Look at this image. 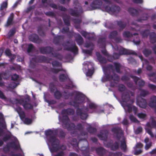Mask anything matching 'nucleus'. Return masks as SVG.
Returning <instances> with one entry per match:
<instances>
[{
  "label": "nucleus",
  "instance_id": "4c0bfd02",
  "mask_svg": "<svg viewBox=\"0 0 156 156\" xmlns=\"http://www.w3.org/2000/svg\"><path fill=\"white\" fill-rule=\"evenodd\" d=\"M121 148L124 152H125L126 150L127 146L126 144V141L124 138L123 139V140L121 142Z\"/></svg>",
  "mask_w": 156,
  "mask_h": 156
},
{
  "label": "nucleus",
  "instance_id": "4be33fe9",
  "mask_svg": "<svg viewBox=\"0 0 156 156\" xmlns=\"http://www.w3.org/2000/svg\"><path fill=\"white\" fill-rule=\"evenodd\" d=\"M57 133V131L55 130H53L51 129H48L45 130V134L46 136L48 137L49 136L48 139V141L49 142V139L51 136H55Z\"/></svg>",
  "mask_w": 156,
  "mask_h": 156
},
{
  "label": "nucleus",
  "instance_id": "9d476101",
  "mask_svg": "<svg viewBox=\"0 0 156 156\" xmlns=\"http://www.w3.org/2000/svg\"><path fill=\"white\" fill-rule=\"evenodd\" d=\"M105 9L107 12L112 13H118L120 10V8L119 6L112 5L110 7L108 5L105 6Z\"/></svg>",
  "mask_w": 156,
  "mask_h": 156
},
{
  "label": "nucleus",
  "instance_id": "c85d7f7f",
  "mask_svg": "<svg viewBox=\"0 0 156 156\" xmlns=\"http://www.w3.org/2000/svg\"><path fill=\"white\" fill-rule=\"evenodd\" d=\"M96 55L97 57V59L99 62L101 63H105L107 62L106 59L103 57L99 52H97Z\"/></svg>",
  "mask_w": 156,
  "mask_h": 156
},
{
  "label": "nucleus",
  "instance_id": "2eb2a0df",
  "mask_svg": "<svg viewBox=\"0 0 156 156\" xmlns=\"http://www.w3.org/2000/svg\"><path fill=\"white\" fill-rule=\"evenodd\" d=\"M30 101V99L29 98L24 101H22V105L26 110L31 109L33 108V106L29 103Z\"/></svg>",
  "mask_w": 156,
  "mask_h": 156
},
{
  "label": "nucleus",
  "instance_id": "6e6d98bb",
  "mask_svg": "<svg viewBox=\"0 0 156 156\" xmlns=\"http://www.w3.org/2000/svg\"><path fill=\"white\" fill-rule=\"evenodd\" d=\"M34 48V47L32 44H29L27 50V52L28 53L31 52Z\"/></svg>",
  "mask_w": 156,
  "mask_h": 156
},
{
  "label": "nucleus",
  "instance_id": "09e8293b",
  "mask_svg": "<svg viewBox=\"0 0 156 156\" xmlns=\"http://www.w3.org/2000/svg\"><path fill=\"white\" fill-rule=\"evenodd\" d=\"M8 5L7 1L3 2L0 7V10H2L4 9L7 7Z\"/></svg>",
  "mask_w": 156,
  "mask_h": 156
},
{
  "label": "nucleus",
  "instance_id": "3c124183",
  "mask_svg": "<svg viewBox=\"0 0 156 156\" xmlns=\"http://www.w3.org/2000/svg\"><path fill=\"white\" fill-rule=\"evenodd\" d=\"M51 64L53 67H60L62 65L60 63L56 61H52Z\"/></svg>",
  "mask_w": 156,
  "mask_h": 156
},
{
  "label": "nucleus",
  "instance_id": "c03bdc74",
  "mask_svg": "<svg viewBox=\"0 0 156 156\" xmlns=\"http://www.w3.org/2000/svg\"><path fill=\"white\" fill-rule=\"evenodd\" d=\"M123 36L124 37L129 38L132 37L133 34L129 31H125L123 33Z\"/></svg>",
  "mask_w": 156,
  "mask_h": 156
},
{
  "label": "nucleus",
  "instance_id": "cd10ccee",
  "mask_svg": "<svg viewBox=\"0 0 156 156\" xmlns=\"http://www.w3.org/2000/svg\"><path fill=\"white\" fill-rule=\"evenodd\" d=\"M80 34L85 38H87L89 40H94L95 39L94 36H90V33H87L84 31H82L80 32Z\"/></svg>",
  "mask_w": 156,
  "mask_h": 156
},
{
  "label": "nucleus",
  "instance_id": "5fc2aeb1",
  "mask_svg": "<svg viewBox=\"0 0 156 156\" xmlns=\"http://www.w3.org/2000/svg\"><path fill=\"white\" fill-rule=\"evenodd\" d=\"M71 144L74 147H78L79 143L78 142L76 139L73 138L72 140V143H71Z\"/></svg>",
  "mask_w": 156,
  "mask_h": 156
},
{
  "label": "nucleus",
  "instance_id": "b1692460",
  "mask_svg": "<svg viewBox=\"0 0 156 156\" xmlns=\"http://www.w3.org/2000/svg\"><path fill=\"white\" fill-rule=\"evenodd\" d=\"M64 36L62 35H58L54 37L53 42L55 44H59L63 41Z\"/></svg>",
  "mask_w": 156,
  "mask_h": 156
},
{
  "label": "nucleus",
  "instance_id": "bb28decb",
  "mask_svg": "<svg viewBox=\"0 0 156 156\" xmlns=\"http://www.w3.org/2000/svg\"><path fill=\"white\" fill-rule=\"evenodd\" d=\"M116 22L117 25L119 27V31L122 30L127 25L126 23L122 21L121 20L117 21Z\"/></svg>",
  "mask_w": 156,
  "mask_h": 156
},
{
  "label": "nucleus",
  "instance_id": "412c9836",
  "mask_svg": "<svg viewBox=\"0 0 156 156\" xmlns=\"http://www.w3.org/2000/svg\"><path fill=\"white\" fill-rule=\"evenodd\" d=\"M148 105L151 108H155V112L156 113V96H153L150 98Z\"/></svg>",
  "mask_w": 156,
  "mask_h": 156
},
{
  "label": "nucleus",
  "instance_id": "49530a36",
  "mask_svg": "<svg viewBox=\"0 0 156 156\" xmlns=\"http://www.w3.org/2000/svg\"><path fill=\"white\" fill-rule=\"evenodd\" d=\"M59 78L60 82H63L66 79L67 77L65 74H62L59 75Z\"/></svg>",
  "mask_w": 156,
  "mask_h": 156
},
{
  "label": "nucleus",
  "instance_id": "0eeeda50",
  "mask_svg": "<svg viewBox=\"0 0 156 156\" xmlns=\"http://www.w3.org/2000/svg\"><path fill=\"white\" fill-rule=\"evenodd\" d=\"M111 131L118 140H119L121 137L124 135L123 131L120 127H113Z\"/></svg>",
  "mask_w": 156,
  "mask_h": 156
},
{
  "label": "nucleus",
  "instance_id": "603ef678",
  "mask_svg": "<svg viewBox=\"0 0 156 156\" xmlns=\"http://www.w3.org/2000/svg\"><path fill=\"white\" fill-rule=\"evenodd\" d=\"M72 20L74 24H76L80 25L82 22L81 19L79 18L73 19Z\"/></svg>",
  "mask_w": 156,
  "mask_h": 156
},
{
  "label": "nucleus",
  "instance_id": "6ab92c4d",
  "mask_svg": "<svg viewBox=\"0 0 156 156\" xmlns=\"http://www.w3.org/2000/svg\"><path fill=\"white\" fill-rule=\"evenodd\" d=\"M119 146V144L117 141H115L114 143H108L107 145V147L110 148L111 150L113 151H115L118 150Z\"/></svg>",
  "mask_w": 156,
  "mask_h": 156
},
{
  "label": "nucleus",
  "instance_id": "864d4df0",
  "mask_svg": "<svg viewBox=\"0 0 156 156\" xmlns=\"http://www.w3.org/2000/svg\"><path fill=\"white\" fill-rule=\"evenodd\" d=\"M51 93L54 92L55 89L56 87L53 83H51L49 85Z\"/></svg>",
  "mask_w": 156,
  "mask_h": 156
},
{
  "label": "nucleus",
  "instance_id": "680f3d73",
  "mask_svg": "<svg viewBox=\"0 0 156 156\" xmlns=\"http://www.w3.org/2000/svg\"><path fill=\"white\" fill-rule=\"evenodd\" d=\"M66 134L62 130H61L59 131V137L61 138H64L65 137Z\"/></svg>",
  "mask_w": 156,
  "mask_h": 156
},
{
  "label": "nucleus",
  "instance_id": "7ed1b4c3",
  "mask_svg": "<svg viewBox=\"0 0 156 156\" xmlns=\"http://www.w3.org/2000/svg\"><path fill=\"white\" fill-rule=\"evenodd\" d=\"M106 69H110L113 71H114V66L112 64L108 65ZM104 74L105 76L101 79L103 82H105L108 81H110L112 80L118 81L119 80V76L114 72H113V75H111L110 72H108L107 70H105Z\"/></svg>",
  "mask_w": 156,
  "mask_h": 156
},
{
  "label": "nucleus",
  "instance_id": "4468645a",
  "mask_svg": "<svg viewBox=\"0 0 156 156\" xmlns=\"http://www.w3.org/2000/svg\"><path fill=\"white\" fill-rule=\"evenodd\" d=\"M130 77L132 78L136 84H137L138 82V85L140 87H143L145 84V82L143 80H140V78L136 76L133 75H131Z\"/></svg>",
  "mask_w": 156,
  "mask_h": 156
},
{
  "label": "nucleus",
  "instance_id": "c9c22d12",
  "mask_svg": "<svg viewBox=\"0 0 156 156\" xmlns=\"http://www.w3.org/2000/svg\"><path fill=\"white\" fill-rule=\"evenodd\" d=\"M114 65L116 72L118 73H121L120 68L121 66L119 62H115Z\"/></svg>",
  "mask_w": 156,
  "mask_h": 156
},
{
  "label": "nucleus",
  "instance_id": "9b49d317",
  "mask_svg": "<svg viewBox=\"0 0 156 156\" xmlns=\"http://www.w3.org/2000/svg\"><path fill=\"white\" fill-rule=\"evenodd\" d=\"M82 129V126L81 123L78 124L76 126L74 123L70 122L69 119V131L70 130H73V133L75 134V132H76V130H80Z\"/></svg>",
  "mask_w": 156,
  "mask_h": 156
},
{
  "label": "nucleus",
  "instance_id": "5701e85b",
  "mask_svg": "<svg viewBox=\"0 0 156 156\" xmlns=\"http://www.w3.org/2000/svg\"><path fill=\"white\" fill-rule=\"evenodd\" d=\"M29 40L34 43H39L40 42V39L38 36L36 34H32L29 36Z\"/></svg>",
  "mask_w": 156,
  "mask_h": 156
},
{
  "label": "nucleus",
  "instance_id": "dca6fc26",
  "mask_svg": "<svg viewBox=\"0 0 156 156\" xmlns=\"http://www.w3.org/2000/svg\"><path fill=\"white\" fill-rule=\"evenodd\" d=\"M108 132L107 130H104L100 132V133L98 134V136L102 140H106L108 138Z\"/></svg>",
  "mask_w": 156,
  "mask_h": 156
},
{
  "label": "nucleus",
  "instance_id": "1a4fd4ad",
  "mask_svg": "<svg viewBox=\"0 0 156 156\" xmlns=\"http://www.w3.org/2000/svg\"><path fill=\"white\" fill-rule=\"evenodd\" d=\"M46 54L51 53L53 56L56 58L61 60L62 58V56L58 52H53V48L50 46L46 47Z\"/></svg>",
  "mask_w": 156,
  "mask_h": 156
},
{
  "label": "nucleus",
  "instance_id": "72a5a7b5",
  "mask_svg": "<svg viewBox=\"0 0 156 156\" xmlns=\"http://www.w3.org/2000/svg\"><path fill=\"white\" fill-rule=\"evenodd\" d=\"M150 42L152 43L156 42V34L154 32H151L149 35Z\"/></svg>",
  "mask_w": 156,
  "mask_h": 156
},
{
  "label": "nucleus",
  "instance_id": "69168bd1",
  "mask_svg": "<svg viewBox=\"0 0 156 156\" xmlns=\"http://www.w3.org/2000/svg\"><path fill=\"white\" fill-rule=\"evenodd\" d=\"M24 119V122L26 124H30L32 122V120L30 119L27 118H25Z\"/></svg>",
  "mask_w": 156,
  "mask_h": 156
},
{
  "label": "nucleus",
  "instance_id": "473e14b6",
  "mask_svg": "<svg viewBox=\"0 0 156 156\" xmlns=\"http://www.w3.org/2000/svg\"><path fill=\"white\" fill-rule=\"evenodd\" d=\"M128 12L133 16H136L139 14L138 11L133 8H129L128 10Z\"/></svg>",
  "mask_w": 156,
  "mask_h": 156
},
{
  "label": "nucleus",
  "instance_id": "393cba45",
  "mask_svg": "<svg viewBox=\"0 0 156 156\" xmlns=\"http://www.w3.org/2000/svg\"><path fill=\"white\" fill-rule=\"evenodd\" d=\"M100 48H105L106 46V39L105 37L99 38L98 41Z\"/></svg>",
  "mask_w": 156,
  "mask_h": 156
},
{
  "label": "nucleus",
  "instance_id": "a878e982",
  "mask_svg": "<svg viewBox=\"0 0 156 156\" xmlns=\"http://www.w3.org/2000/svg\"><path fill=\"white\" fill-rule=\"evenodd\" d=\"M120 55L119 53H114L113 55H110L108 57V60L110 62H112L113 60L118 59L119 58Z\"/></svg>",
  "mask_w": 156,
  "mask_h": 156
},
{
  "label": "nucleus",
  "instance_id": "8fccbe9b",
  "mask_svg": "<svg viewBox=\"0 0 156 156\" xmlns=\"http://www.w3.org/2000/svg\"><path fill=\"white\" fill-rule=\"evenodd\" d=\"M94 48L92 47L90 50H83V52L86 54L90 55H91L92 54V51L93 50Z\"/></svg>",
  "mask_w": 156,
  "mask_h": 156
},
{
  "label": "nucleus",
  "instance_id": "f3484780",
  "mask_svg": "<svg viewBox=\"0 0 156 156\" xmlns=\"http://www.w3.org/2000/svg\"><path fill=\"white\" fill-rule=\"evenodd\" d=\"M119 53L120 55H137L135 51L132 50H128L123 48L120 50Z\"/></svg>",
  "mask_w": 156,
  "mask_h": 156
},
{
  "label": "nucleus",
  "instance_id": "052dcab7",
  "mask_svg": "<svg viewBox=\"0 0 156 156\" xmlns=\"http://www.w3.org/2000/svg\"><path fill=\"white\" fill-rule=\"evenodd\" d=\"M16 30L14 28H13L10 30L9 32V37L12 36L16 33Z\"/></svg>",
  "mask_w": 156,
  "mask_h": 156
},
{
  "label": "nucleus",
  "instance_id": "f257e3e1",
  "mask_svg": "<svg viewBox=\"0 0 156 156\" xmlns=\"http://www.w3.org/2000/svg\"><path fill=\"white\" fill-rule=\"evenodd\" d=\"M74 96L73 99L69 102V105L76 108V115L79 116L81 119L82 120L86 119L88 116L87 112L84 111L83 108H79L80 105L85 100L84 95L76 91L69 93V96Z\"/></svg>",
  "mask_w": 156,
  "mask_h": 156
},
{
  "label": "nucleus",
  "instance_id": "6e6552de",
  "mask_svg": "<svg viewBox=\"0 0 156 156\" xmlns=\"http://www.w3.org/2000/svg\"><path fill=\"white\" fill-rule=\"evenodd\" d=\"M131 94L132 96H133L134 94L132 91L128 90L122 92L121 94V98L123 102L127 103L130 100Z\"/></svg>",
  "mask_w": 156,
  "mask_h": 156
},
{
  "label": "nucleus",
  "instance_id": "4d7b16f0",
  "mask_svg": "<svg viewBox=\"0 0 156 156\" xmlns=\"http://www.w3.org/2000/svg\"><path fill=\"white\" fill-rule=\"evenodd\" d=\"M62 45L64 47V50L68 51V41H67L66 42L63 43Z\"/></svg>",
  "mask_w": 156,
  "mask_h": 156
},
{
  "label": "nucleus",
  "instance_id": "13d9d810",
  "mask_svg": "<svg viewBox=\"0 0 156 156\" xmlns=\"http://www.w3.org/2000/svg\"><path fill=\"white\" fill-rule=\"evenodd\" d=\"M110 154L112 156H122V153L119 151L114 153H110Z\"/></svg>",
  "mask_w": 156,
  "mask_h": 156
},
{
  "label": "nucleus",
  "instance_id": "e433bc0d",
  "mask_svg": "<svg viewBox=\"0 0 156 156\" xmlns=\"http://www.w3.org/2000/svg\"><path fill=\"white\" fill-rule=\"evenodd\" d=\"M147 126L151 128H155L156 127V121L153 119H152L151 123L148 122L147 123Z\"/></svg>",
  "mask_w": 156,
  "mask_h": 156
},
{
  "label": "nucleus",
  "instance_id": "a211bd4d",
  "mask_svg": "<svg viewBox=\"0 0 156 156\" xmlns=\"http://www.w3.org/2000/svg\"><path fill=\"white\" fill-rule=\"evenodd\" d=\"M102 2L100 0H94L90 4V6L93 10L99 8L102 5Z\"/></svg>",
  "mask_w": 156,
  "mask_h": 156
},
{
  "label": "nucleus",
  "instance_id": "774afa93",
  "mask_svg": "<svg viewBox=\"0 0 156 156\" xmlns=\"http://www.w3.org/2000/svg\"><path fill=\"white\" fill-rule=\"evenodd\" d=\"M17 86V84L15 82L11 83L9 85V87L12 89L16 88Z\"/></svg>",
  "mask_w": 156,
  "mask_h": 156
},
{
  "label": "nucleus",
  "instance_id": "7c9ffc66",
  "mask_svg": "<svg viewBox=\"0 0 156 156\" xmlns=\"http://www.w3.org/2000/svg\"><path fill=\"white\" fill-rule=\"evenodd\" d=\"M69 51L73 52L74 55L78 54V48L75 44L71 46L69 45Z\"/></svg>",
  "mask_w": 156,
  "mask_h": 156
},
{
  "label": "nucleus",
  "instance_id": "2f4dec72",
  "mask_svg": "<svg viewBox=\"0 0 156 156\" xmlns=\"http://www.w3.org/2000/svg\"><path fill=\"white\" fill-rule=\"evenodd\" d=\"M14 15L13 13H11L10 16L8 17L6 24L5 26L6 27H8L9 26L12 24L14 18Z\"/></svg>",
  "mask_w": 156,
  "mask_h": 156
},
{
  "label": "nucleus",
  "instance_id": "20e7f679",
  "mask_svg": "<svg viewBox=\"0 0 156 156\" xmlns=\"http://www.w3.org/2000/svg\"><path fill=\"white\" fill-rule=\"evenodd\" d=\"M73 4L75 5L74 9H69V13L73 16L79 17L83 12L82 8L78 0H74Z\"/></svg>",
  "mask_w": 156,
  "mask_h": 156
},
{
  "label": "nucleus",
  "instance_id": "e2e57ef3",
  "mask_svg": "<svg viewBox=\"0 0 156 156\" xmlns=\"http://www.w3.org/2000/svg\"><path fill=\"white\" fill-rule=\"evenodd\" d=\"M46 47H41L39 49L41 53L43 54H46Z\"/></svg>",
  "mask_w": 156,
  "mask_h": 156
},
{
  "label": "nucleus",
  "instance_id": "0e129e2a",
  "mask_svg": "<svg viewBox=\"0 0 156 156\" xmlns=\"http://www.w3.org/2000/svg\"><path fill=\"white\" fill-rule=\"evenodd\" d=\"M61 32L63 34H67L68 33V26L63 27L62 29Z\"/></svg>",
  "mask_w": 156,
  "mask_h": 156
},
{
  "label": "nucleus",
  "instance_id": "f8f14e48",
  "mask_svg": "<svg viewBox=\"0 0 156 156\" xmlns=\"http://www.w3.org/2000/svg\"><path fill=\"white\" fill-rule=\"evenodd\" d=\"M34 61L39 62H49V61L51 60V58H49L45 56L39 55L36 56L35 58L33 59Z\"/></svg>",
  "mask_w": 156,
  "mask_h": 156
},
{
  "label": "nucleus",
  "instance_id": "bf43d9fd",
  "mask_svg": "<svg viewBox=\"0 0 156 156\" xmlns=\"http://www.w3.org/2000/svg\"><path fill=\"white\" fill-rule=\"evenodd\" d=\"M143 15H145L144 16L142 17L141 19H138L137 20V21L139 22H141L142 20H147L148 18V16L147 14H144Z\"/></svg>",
  "mask_w": 156,
  "mask_h": 156
},
{
  "label": "nucleus",
  "instance_id": "423d86ee",
  "mask_svg": "<svg viewBox=\"0 0 156 156\" xmlns=\"http://www.w3.org/2000/svg\"><path fill=\"white\" fill-rule=\"evenodd\" d=\"M61 114L62 115L61 121L62 127L68 130V108L62 110Z\"/></svg>",
  "mask_w": 156,
  "mask_h": 156
},
{
  "label": "nucleus",
  "instance_id": "ea45409f",
  "mask_svg": "<svg viewBox=\"0 0 156 156\" xmlns=\"http://www.w3.org/2000/svg\"><path fill=\"white\" fill-rule=\"evenodd\" d=\"M150 33L149 30H146L144 31H141L140 34L143 38H145L147 37L148 35H150Z\"/></svg>",
  "mask_w": 156,
  "mask_h": 156
},
{
  "label": "nucleus",
  "instance_id": "c756f323",
  "mask_svg": "<svg viewBox=\"0 0 156 156\" xmlns=\"http://www.w3.org/2000/svg\"><path fill=\"white\" fill-rule=\"evenodd\" d=\"M95 150L97 154L99 156H103L106 153V150L102 147H98Z\"/></svg>",
  "mask_w": 156,
  "mask_h": 156
},
{
  "label": "nucleus",
  "instance_id": "79ce46f5",
  "mask_svg": "<svg viewBox=\"0 0 156 156\" xmlns=\"http://www.w3.org/2000/svg\"><path fill=\"white\" fill-rule=\"evenodd\" d=\"M88 132L90 133L94 134L97 132V129L95 128L92 127L91 126H89L87 128Z\"/></svg>",
  "mask_w": 156,
  "mask_h": 156
},
{
  "label": "nucleus",
  "instance_id": "f704fd0d",
  "mask_svg": "<svg viewBox=\"0 0 156 156\" xmlns=\"http://www.w3.org/2000/svg\"><path fill=\"white\" fill-rule=\"evenodd\" d=\"M75 41L78 45H80L83 44V38L79 34H77L75 38Z\"/></svg>",
  "mask_w": 156,
  "mask_h": 156
},
{
  "label": "nucleus",
  "instance_id": "de8ad7c7",
  "mask_svg": "<svg viewBox=\"0 0 156 156\" xmlns=\"http://www.w3.org/2000/svg\"><path fill=\"white\" fill-rule=\"evenodd\" d=\"M76 86L74 84L73 82L69 78V89H75Z\"/></svg>",
  "mask_w": 156,
  "mask_h": 156
},
{
  "label": "nucleus",
  "instance_id": "a18cd8bd",
  "mask_svg": "<svg viewBox=\"0 0 156 156\" xmlns=\"http://www.w3.org/2000/svg\"><path fill=\"white\" fill-rule=\"evenodd\" d=\"M143 52L144 55L147 57L151 54V51L150 49L146 48L144 49Z\"/></svg>",
  "mask_w": 156,
  "mask_h": 156
},
{
  "label": "nucleus",
  "instance_id": "39448f33",
  "mask_svg": "<svg viewBox=\"0 0 156 156\" xmlns=\"http://www.w3.org/2000/svg\"><path fill=\"white\" fill-rule=\"evenodd\" d=\"M10 148H12L15 150L21 149L20 146L19 142L16 138L15 137L14 140L8 143L3 148V151L5 153L9 152Z\"/></svg>",
  "mask_w": 156,
  "mask_h": 156
},
{
  "label": "nucleus",
  "instance_id": "f03ea898",
  "mask_svg": "<svg viewBox=\"0 0 156 156\" xmlns=\"http://www.w3.org/2000/svg\"><path fill=\"white\" fill-rule=\"evenodd\" d=\"M49 142L51 144V147L49 149L52 152H56L60 150H65L66 148L64 145H60V142L59 140L55 136H51L49 139Z\"/></svg>",
  "mask_w": 156,
  "mask_h": 156
},
{
  "label": "nucleus",
  "instance_id": "aec40b11",
  "mask_svg": "<svg viewBox=\"0 0 156 156\" xmlns=\"http://www.w3.org/2000/svg\"><path fill=\"white\" fill-rule=\"evenodd\" d=\"M137 104L140 108H145L147 106V103L146 99L141 98L136 101Z\"/></svg>",
  "mask_w": 156,
  "mask_h": 156
},
{
  "label": "nucleus",
  "instance_id": "a19ab883",
  "mask_svg": "<svg viewBox=\"0 0 156 156\" xmlns=\"http://www.w3.org/2000/svg\"><path fill=\"white\" fill-rule=\"evenodd\" d=\"M118 32L116 30H114L110 32L108 37L109 39H114L118 35Z\"/></svg>",
  "mask_w": 156,
  "mask_h": 156
},
{
  "label": "nucleus",
  "instance_id": "37998d69",
  "mask_svg": "<svg viewBox=\"0 0 156 156\" xmlns=\"http://www.w3.org/2000/svg\"><path fill=\"white\" fill-rule=\"evenodd\" d=\"M37 32L39 35L41 36H44L45 35L44 32L43 30L42 27L41 26H39L38 27Z\"/></svg>",
  "mask_w": 156,
  "mask_h": 156
},
{
  "label": "nucleus",
  "instance_id": "ddd939ff",
  "mask_svg": "<svg viewBox=\"0 0 156 156\" xmlns=\"http://www.w3.org/2000/svg\"><path fill=\"white\" fill-rule=\"evenodd\" d=\"M54 96L55 98L57 100L60 99L62 97L66 99L68 98V94L66 93L65 91L64 93L62 94L60 91L56 90L54 92Z\"/></svg>",
  "mask_w": 156,
  "mask_h": 156
},
{
  "label": "nucleus",
  "instance_id": "338daca9",
  "mask_svg": "<svg viewBox=\"0 0 156 156\" xmlns=\"http://www.w3.org/2000/svg\"><path fill=\"white\" fill-rule=\"evenodd\" d=\"M18 114L21 119L23 120L25 118V114L24 111H22Z\"/></svg>",
  "mask_w": 156,
  "mask_h": 156
},
{
  "label": "nucleus",
  "instance_id": "58836bf2",
  "mask_svg": "<svg viewBox=\"0 0 156 156\" xmlns=\"http://www.w3.org/2000/svg\"><path fill=\"white\" fill-rule=\"evenodd\" d=\"M118 90L122 93L126 91V88L125 86L122 84H119L118 86Z\"/></svg>",
  "mask_w": 156,
  "mask_h": 156
}]
</instances>
